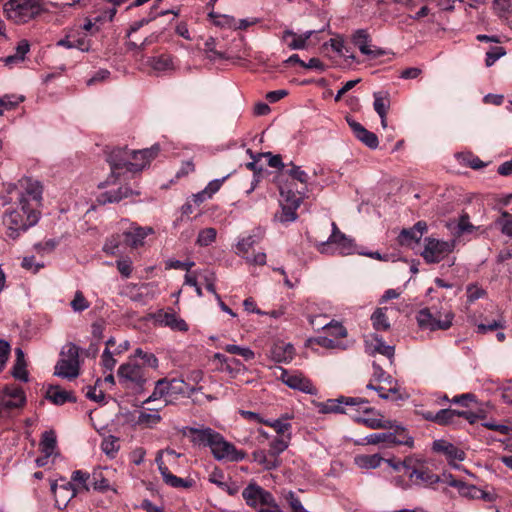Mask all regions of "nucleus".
<instances>
[{
  "instance_id": "8fccbe9b",
  "label": "nucleus",
  "mask_w": 512,
  "mask_h": 512,
  "mask_svg": "<svg viewBox=\"0 0 512 512\" xmlns=\"http://www.w3.org/2000/svg\"><path fill=\"white\" fill-rule=\"evenodd\" d=\"M222 371L229 373L232 377L243 373L246 369L240 360L236 358H229L225 366L221 367Z\"/></svg>"
},
{
  "instance_id": "393cba45",
  "label": "nucleus",
  "mask_w": 512,
  "mask_h": 512,
  "mask_svg": "<svg viewBox=\"0 0 512 512\" xmlns=\"http://www.w3.org/2000/svg\"><path fill=\"white\" fill-rule=\"evenodd\" d=\"M151 233H153V229L151 227L131 228L130 230L124 232L125 244L132 248L142 246L144 243V239Z\"/></svg>"
},
{
  "instance_id": "aec40b11",
  "label": "nucleus",
  "mask_w": 512,
  "mask_h": 512,
  "mask_svg": "<svg viewBox=\"0 0 512 512\" xmlns=\"http://www.w3.org/2000/svg\"><path fill=\"white\" fill-rule=\"evenodd\" d=\"M432 449L437 453L444 454L450 462L463 461L465 458L464 451L446 440L440 439L434 441Z\"/></svg>"
},
{
  "instance_id": "72a5a7b5",
  "label": "nucleus",
  "mask_w": 512,
  "mask_h": 512,
  "mask_svg": "<svg viewBox=\"0 0 512 512\" xmlns=\"http://www.w3.org/2000/svg\"><path fill=\"white\" fill-rule=\"evenodd\" d=\"M57 446L56 434L54 431H45L40 441V449L46 457L52 456Z\"/></svg>"
},
{
  "instance_id": "ddd939ff",
  "label": "nucleus",
  "mask_w": 512,
  "mask_h": 512,
  "mask_svg": "<svg viewBox=\"0 0 512 512\" xmlns=\"http://www.w3.org/2000/svg\"><path fill=\"white\" fill-rule=\"evenodd\" d=\"M26 403V396L21 387L7 385L0 389V407L2 409L21 408Z\"/></svg>"
},
{
  "instance_id": "1a4fd4ad",
  "label": "nucleus",
  "mask_w": 512,
  "mask_h": 512,
  "mask_svg": "<svg viewBox=\"0 0 512 512\" xmlns=\"http://www.w3.org/2000/svg\"><path fill=\"white\" fill-rule=\"evenodd\" d=\"M455 248V241L439 240L432 237L424 239V249L421 256L428 264L439 263L446 256L453 252Z\"/></svg>"
},
{
  "instance_id": "4d7b16f0",
  "label": "nucleus",
  "mask_w": 512,
  "mask_h": 512,
  "mask_svg": "<svg viewBox=\"0 0 512 512\" xmlns=\"http://www.w3.org/2000/svg\"><path fill=\"white\" fill-rule=\"evenodd\" d=\"M263 424L272 427L276 431V433L280 436H286L287 435L286 432H288L291 428L290 423L284 422L281 419H277V420H273V421L266 420V421H263Z\"/></svg>"
},
{
  "instance_id": "79ce46f5",
  "label": "nucleus",
  "mask_w": 512,
  "mask_h": 512,
  "mask_svg": "<svg viewBox=\"0 0 512 512\" xmlns=\"http://www.w3.org/2000/svg\"><path fill=\"white\" fill-rule=\"evenodd\" d=\"M217 236V231L215 228L208 227L199 231L196 244L200 247H206L211 245Z\"/></svg>"
},
{
  "instance_id": "f03ea898",
  "label": "nucleus",
  "mask_w": 512,
  "mask_h": 512,
  "mask_svg": "<svg viewBox=\"0 0 512 512\" xmlns=\"http://www.w3.org/2000/svg\"><path fill=\"white\" fill-rule=\"evenodd\" d=\"M159 150L160 147L157 144L142 150H129L126 147L113 149L108 156L111 175L105 182L100 183L99 187L115 184L121 169L133 173L143 170L157 156Z\"/></svg>"
},
{
  "instance_id": "dca6fc26",
  "label": "nucleus",
  "mask_w": 512,
  "mask_h": 512,
  "mask_svg": "<svg viewBox=\"0 0 512 512\" xmlns=\"http://www.w3.org/2000/svg\"><path fill=\"white\" fill-rule=\"evenodd\" d=\"M367 444H385L386 446L391 445H406L412 446L413 439L409 436L404 435L402 438H399L397 434L392 432H381V433H372L365 437Z\"/></svg>"
},
{
  "instance_id": "052dcab7",
  "label": "nucleus",
  "mask_w": 512,
  "mask_h": 512,
  "mask_svg": "<svg viewBox=\"0 0 512 512\" xmlns=\"http://www.w3.org/2000/svg\"><path fill=\"white\" fill-rule=\"evenodd\" d=\"M506 54V50L501 46L491 48L486 53L485 64L487 67H491L498 59Z\"/></svg>"
},
{
  "instance_id": "bb28decb",
  "label": "nucleus",
  "mask_w": 512,
  "mask_h": 512,
  "mask_svg": "<svg viewBox=\"0 0 512 512\" xmlns=\"http://www.w3.org/2000/svg\"><path fill=\"white\" fill-rule=\"evenodd\" d=\"M46 398L55 405H63L66 402H76V397L72 392L64 390L57 385L48 387Z\"/></svg>"
},
{
  "instance_id": "680f3d73",
  "label": "nucleus",
  "mask_w": 512,
  "mask_h": 512,
  "mask_svg": "<svg viewBox=\"0 0 512 512\" xmlns=\"http://www.w3.org/2000/svg\"><path fill=\"white\" fill-rule=\"evenodd\" d=\"M465 488L467 489V493L473 498H482L489 502H492L496 499V495L494 493L483 491L475 486L471 485L466 486Z\"/></svg>"
},
{
  "instance_id": "b1692460",
  "label": "nucleus",
  "mask_w": 512,
  "mask_h": 512,
  "mask_svg": "<svg viewBox=\"0 0 512 512\" xmlns=\"http://www.w3.org/2000/svg\"><path fill=\"white\" fill-rule=\"evenodd\" d=\"M364 412L368 415L364 417H358L356 418V421L371 429H387L393 426L390 420L384 419L383 416H381L379 413H374L369 408H365Z\"/></svg>"
},
{
  "instance_id": "20e7f679",
  "label": "nucleus",
  "mask_w": 512,
  "mask_h": 512,
  "mask_svg": "<svg viewBox=\"0 0 512 512\" xmlns=\"http://www.w3.org/2000/svg\"><path fill=\"white\" fill-rule=\"evenodd\" d=\"M15 205V207L8 208L3 215V224L7 228L6 234L11 239H16L21 232L34 226L40 215V212L26 209L22 205Z\"/></svg>"
},
{
  "instance_id": "f704fd0d",
  "label": "nucleus",
  "mask_w": 512,
  "mask_h": 512,
  "mask_svg": "<svg viewBox=\"0 0 512 512\" xmlns=\"http://www.w3.org/2000/svg\"><path fill=\"white\" fill-rule=\"evenodd\" d=\"M354 461L361 469H375L380 466L383 458L379 454L358 455L355 457Z\"/></svg>"
},
{
  "instance_id": "423d86ee",
  "label": "nucleus",
  "mask_w": 512,
  "mask_h": 512,
  "mask_svg": "<svg viewBox=\"0 0 512 512\" xmlns=\"http://www.w3.org/2000/svg\"><path fill=\"white\" fill-rule=\"evenodd\" d=\"M6 18L15 24H24L42 12L39 0H8L3 5Z\"/></svg>"
},
{
  "instance_id": "c03bdc74",
  "label": "nucleus",
  "mask_w": 512,
  "mask_h": 512,
  "mask_svg": "<svg viewBox=\"0 0 512 512\" xmlns=\"http://www.w3.org/2000/svg\"><path fill=\"white\" fill-rule=\"evenodd\" d=\"M458 410L441 409L435 413L436 423L439 425L453 424L458 419Z\"/></svg>"
},
{
  "instance_id": "37998d69",
  "label": "nucleus",
  "mask_w": 512,
  "mask_h": 512,
  "mask_svg": "<svg viewBox=\"0 0 512 512\" xmlns=\"http://www.w3.org/2000/svg\"><path fill=\"white\" fill-rule=\"evenodd\" d=\"M291 38V41L288 42V47L292 50H301L305 49L307 46V43L304 42V40L295 32L292 30H285L282 35L283 41H288V39Z\"/></svg>"
},
{
  "instance_id": "2f4dec72",
  "label": "nucleus",
  "mask_w": 512,
  "mask_h": 512,
  "mask_svg": "<svg viewBox=\"0 0 512 512\" xmlns=\"http://www.w3.org/2000/svg\"><path fill=\"white\" fill-rule=\"evenodd\" d=\"M12 375L15 379L21 380L23 382H27L29 380V375L26 370L24 352L20 348L16 349V360L13 365Z\"/></svg>"
},
{
  "instance_id": "4c0bfd02",
  "label": "nucleus",
  "mask_w": 512,
  "mask_h": 512,
  "mask_svg": "<svg viewBox=\"0 0 512 512\" xmlns=\"http://www.w3.org/2000/svg\"><path fill=\"white\" fill-rule=\"evenodd\" d=\"M123 243H125L124 233L112 235L106 240L103 251L108 255H117Z\"/></svg>"
},
{
  "instance_id": "4be33fe9",
  "label": "nucleus",
  "mask_w": 512,
  "mask_h": 512,
  "mask_svg": "<svg viewBox=\"0 0 512 512\" xmlns=\"http://www.w3.org/2000/svg\"><path fill=\"white\" fill-rule=\"evenodd\" d=\"M157 322L164 327H169L174 331L186 332L188 325L184 319L180 318L174 312H160L157 315Z\"/></svg>"
},
{
  "instance_id": "69168bd1",
  "label": "nucleus",
  "mask_w": 512,
  "mask_h": 512,
  "mask_svg": "<svg viewBox=\"0 0 512 512\" xmlns=\"http://www.w3.org/2000/svg\"><path fill=\"white\" fill-rule=\"evenodd\" d=\"M117 269L119 273L125 277L129 278L132 273V261L129 258H123L116 262Z\"/></svg>"
},
{
  "instance_id": "774afa93",
  "label": "nucleus",
  "mask_w": 512,
  "mask_h": 512,
  "mask_svg": "<svg viewBox=\"0 0 512 512\" xmlns=\"http://www.w3.org/2000/svg\"><path fill=\"white\" fill-rule=\"evenodd\" d=\"M287 500L292 512H308L302 505L300 499L295 495V493L290 492L288 494Z\"/></svg>"
},
{
  "instance_id": "473e14b6",
  "label": "nucleus",
  "mask_w": 512,
  "mask_h": 512,
  "mask_svg": "<svg viewBox=\"0 0 512 512\" xmlns=\"http://www.w3.org/2000/svg\"><path fill=\"white\" fill-rule=\"evenodd\" d=\"M163 481L168 486L173 488H183L188 489L193 486L194 481L190 478H180L170 472L169 469H164L163 474H161Z\"/></svg>"
},
{
  "instance_id": "f257e3e1",
  "label": "nucleus",
  "mask_w": 512,
  "mask_h": 512,
  "mask_svg": "<svg viewBox=\"0 0 512 512\" xmlns=\"http://www.w3.org/2000/svg\"><path fill=\"white\" fill-rule=\"evenodd\" d=\"M181 433L183 436L189 437L194 445L209 447L217 461L239 462L246 457L245 451L237 449L222 434L210 427L185 426L181 429Z\"/></svg>"
},
{
  "instance_id": "6e6d98bb",
  "label": "nucleus",
  "mask_w": 512,
  "mask_h": 512,
  "mask_svg": "<svg viewBox=\"0 0 512 512\" xmlns=\"http://www.w3.org/2000/svg\"><path fill=\"white\" fill-rule=\"evenodd\" d=\"M151 65L156 71H165L173 66L172 59L169 56L161 55L152 59Z\"/></svg>"
},
{
  "instance_id": "338daca9",
  "label": "nucleus",
  "mask_w": 512,
  "mask_h": 512,
  "mask_svg": "<svg viewBox=\"0 0 512 512\" xmlns=\"http://www.w3.org/2000/svg\"><path fill=\"white\" fill-rule=\"evenodd\" d=\"M101 363L103 368L108 371H112L117 363L116 359L113 357V354L108 348L103 351Z\"/></svg>"
},
{
  "instance_id": "e2e57ef3",
  "label": "nucleus",
  "mask_w": 512,
  "mask_h": 512,
  "mask_svg": "<svg viewBox=\"0 0 512 512\" xmlns=\"http://www.w3.org/2000/svg\"><path fill=\"white\" fill-rule=\"evenodd\" d=\"M90 479V475L87 472H84L82 470H75L72 473L71 480L74 483H77L82 489L88 491V480Z\"/></svg>"
},
{
  "instance_id": "13d9d810",
  "label": "nucleus",
  "mask_w": 512,
  "mask_h": 512,
  "mask_svg": "<svg viewBox=\"0 0 512 512\" xmlns=\"http://www.w3.org/2000/svg\"><path fill=\"white\" fill-rule=\"evenodd\" d=\"M366 387H367V389L376 391L378 393V396L385 400L389 399L391 394L395 395V394H398V392H399V389L396 387V385L390 386L388 389H386L383 386H379V385L376 386V385L369 383Z\"/></svg>"
},
{
  "instance_id": "c85d7f7f",
  "label": "nucleus",
  "mask_w": 512,
  "mask_h": 512,
  "mask_svg": "<svg viewBox=\"0 0 512 512\" xmlns=\"http://www.w3.org/2000/svg\"><path fill=\"white\" fill-rule=\"evenodd\" d=\"M295 354V349L290 343H276L271 350L272 358L279 363L290 362Z\"/></svg>"
},
{
  "instance_id": "a18cd8bd",
  "label": "nucleus",
  "mask_w": 512,
  "mask_h": 512,
  "mask_svg": "<svg viewBox=\"0 0 512 512\" xmlns=\"http://www.w3.org/2000/svg\"><path fill=\"white\" fill-rule=\"evenodd\" d=\"M222 348L230 354L241 356L246 361H250L255 357L254 351H252L249 347H242L235 344H227Z\"/></svg>"
},
{
  "instance_id": "09e8293b",
  "label": "nucleus",
  "mask_w": 512,
  "mask_h": 512,
  "mask_svg": "<svg viewBox=\"0 0 512 512\" xmlns=\"http://www.w3.org/2000/svg\"><path fill=\"white\" fill-rule=\"evenodd\" d=\"M167 396H169V393L166 385V379H160L156 382L152 394L144 401V403H149Z\"/></svg>"
},
{
  "instance_id": "9b49d317",
  "label": "nucleus",
  "mask_w": 512,
  "mask_h": 512,
  "mask_svg": "<svg viewBox=\"0 0 512 512\" xmlns=\"http://www.w3.org/2000/svg\"><path fill=\"white\" fill-rule=\"evenodd\" d=\"M368 403V400L361 397H346L340 396L335 399H328L324 402H318L315 404L318 412L321 414H345L347 413V408L353 407H361Z\"/></svg>"
},
{
  "instance_id": "c9c22d12",
  "label": "nucleus",
  "mask_w": 512,
  "mask_h": 512,
  "mask_svg": "<svg viewBox=\"0 0 512 512\" xmlns=\"http://www.w3.org/2000/svg\"><path fill=\"white\" fill-rule=\"evenodd\" d=\"M290 439V433H287L286 436L275 437L269 444V451L273 453L277 459H281L280 454L289 447Z\"/></svg>"
},
{
  "instance_id": "6ab92c4d",
  "label": "nucleus",
  "mask_w": 512,
  "mask_h": 512,
  "mask_svg": "<svg viewBox=\"0 0 512 512\" xmlns=\"http://www.w3.org/2000/svg\"><path fill=\"white\" fill-rule=\"evenodd\" d=\"M347 122L359 141L371 149L378 147L379 141L375 133L368 131L363 125L353 119L347 118Z\"/></svg>"
},
{
  "instance_id": "ea45409f",
  "label": "nucleus",
  "mask_w": 512,
  "mask_h": 512,
  "mask_svg": "<svg viewBox=\"0 0 512 512\" xmlns=\"http://www.w3.org/2000/svg\"><path fill=\"white\" fill-rule=\"evenodd\" d=\"M332 244L337 246L339 253L342 255H350L356 251L353 239L347 237L345 234L340 235Z\"/></svg>"
},
{
  "instance_id": "0eeeda50",
  "label": "nucleus",
  "mask_w": 512,
  "mask_h": 512,
  "mask_svg": "<svg viewBox=\"0 0 512 512\" xmlns=\"http://www.w3.org/2000/svg\"><path fill=\"white\" fill-rule=\"evenodd\" d=\"M420 328L430 331L447 330L452 326L454 314L449 309L443 311L436 307H426L421 309L416 316Z\"/></svg>"
},
{
  "instance_id": "f8f14e48",
  "label": "nucleus",
  "mask_w": 512,
  "mask_h": 512,
  "mask_svg": "<svg viewBox=\"0 0 512 512\" xmlns=\"http://www.w3.org/2000/svg\"><path fill=\"white\" fill-rule=\"evenodd\" d=\"M117 375L120 383L122 384L130 383L135 386L142 387L146 382L143 367L131 361L120 365Z\"/></svg>"
},
{
  "instance_id": "5fc2aeb1",
  "label": "nucleus",
  "mask_w": 512,
  "mask_h": 512,
  "mask_svg": "<svg viewBox=\"0 0 512 512\" xmlns=\"http://www.w3.org/2000/svg\"><path fill=\"white\" fill-rule=\"evenodd\" d=\"M496 223L500 226L501 232L504 235L512 237V214L507 211L502 212L501 218Z\"/></svg>"
},
{
  "instance_id": "3c124183",
  "label": "nucleus",
  "mask_w": 512,
  "mask_h": 512,
  "mask_svg": "<svg viewBox=\"0 0 512 512\" xmlns=\"http://www.w3.org/2000/svg\"><path fill=\"white\" fill-rule=\"evenodd\" d=\"M280 204H281L282 210H281V213L278 215L279 221L282 223H288V222L295 221L297 218L296 211L299 207L287 205L284 203H280Z\"/></svg>"
},
{
  "instance_id": "9d476101",
  "label": "nucleus",
  "mask_w": 512,
  "mask_h": 512,
  "mask_svg": "<svg viewBox=\"0 0 512 512\" xmlns=\"http://www.w3.org/2000/svg\"><path fill=\"white\" fill-rule=\"evenodd\" d=\"M402 466L405 468L406 475L417 485L432 486L439 482V476L434 474L428 467L423 464H414L411 459H405L398 465H394L396 470Z\"/></svg>"
},
{
  "instance_id": "6e6552de",
  "label": "nucleus",
  "mask_w": 512,
  "mask_h": 512,
  "mask_svg": "<svg viewBox=\"0 0 512 512\" xmlns=\"http://www.w3.org/2000/svg\"><path fill=\"white\" fill-rule=\"evenodd\" d=\"M60 356L54 374L69 380L78 377L80 371L79 348L73 343H68L63 347Z\"/></svg>"
},
{
  "instance_id": "e433bc0d",
  "label": "nucleus",
  "mask_w": 512,
  "mask_h": 512,
  "mask_svg": "<svg viewBox=\"0 0 512 512\" xmlns=\"http://www.w3.org/2000/svg\"><path fill=\"white\" fill-rule=\"evenodd\" d=\"M374 103L373 107L379 117H383V114H387L390 101L388 92H374Z\"/></svg>"
},
{
  "instance_id": "f3484780",
  "label": "nucleus",
  "mask_w": 512,
  "mask_h": 512,
  "mask_svg": "<svg viewBox=\"0 0 512 512\" xmlns=\"http://www.w3.org/2000/svg\"><path fill=\"white\" fill-rule=\"evenodd\" d=\"M283 382L290 388L299 390L301 392L314 395L317 393V389L312 382L299 374H289L286 371L282 374Z\"/></svg>"
},
{
  "instance_id": "a211bd4d",
  "label": "nucleus",
  "mask_w": 512,
  "mask_h": 512,
  "mask_svg": "<svg viewBox=\"0 0 512 512\" xmlns=\"http://www.w3.org/2000/svg\"><path fill=\"white\" fill-rule=\"evenodd\" d=\"M426 231V222L418 221L413 227L409 229H403L400 232L398 236V242L402 246H411L413 243H418Z\"/></svg>"
},
{
  "instance_id": "a19ab883",
  "label": "nucleus",
  "mask_w": 512,
  "mask_h": 512,
  "mask_svg": "<svg viewBox=\"0 0 512 512\" xmlns=\"http://www.w3.org/2000/svg\"><path fill=\"white\" fill-rule=\"evenodd\" d=\"M373 327L377 331H386L390 328V323L385 314V311L378 308L371 316Z\"/></svg>"
},
{
  "instance_id": "4468645a",
  "label": "nucleus",
  "mask_w": 512,
  "mask_h": 512,
  "mask_svg": "<svg viewBox=\"0 0 512 512\" xmlns=\"http://www.w3.org/2000/svg\"><path fill=\"white\" fill-rule=\"evenodd\" d=\"M63 482L58 484L57 481L51 482L50 490L55 498L58 508H65L67 504L77 495L78 489L72 482H68L65 478H60Z\"/></svg>"
},
{
  "instance_id": "bf43d9fd",
  "label": "nucleus",
  "mask_w": 512,
  "mask_h": 512,
  "mask_svg": "<svg viewBox=\"0 0 512 512\" xmlns=\"http://www.w3.org/2000/svg\"><path fill=\"white\" fill-rule=\"evenodd\" d=\"M70 304L75 312H82L89 308V302L86 300L81 291H76Z\"/></svg>"
},
{
  "instance_id": "603ef678",
  "label": "nucleus",
  "mask_w": 512,
  "mask_h": 512,
  "mask_svg": "<svg viewBox=\"0 0 512 512\" xmlns=\"http://www.w3.org/2000/svg\"><path fill=\"white\" fill-rule=\"evenodd\" d=\"M92 486L95 490L105 492L109 490V481L103 476L102 471H94L92 474Z\"/></svg>"
},
{
  "instance_id": "49530a36",
  "label": "nucleus",
  "mask_w": 512,
  "mask_h": 512,
  "mask_svg": "<svg viewBox=\"0 0 512 512\" xmlns=\"http://www.w3.org/2000/svg\"><path fill=\"white\" fill-rule=\"evenodd\" d=\"M373 352H377L379 354H382L389 359H392L394 357L395 353V347L391 345H387L382 338L378 337L377 335L373 336Z\"/></svg>"
},
{
  "instance_id": "a878e982",
  "label": "nucleus",
  "mask_w": 512,
  "mask_h": 512,
  "mask_svg": "<svg viewBox=\"0 0 512 512\" xmlns=\"http://www.w3.org/2000/svg\"><path fill=\"white\" fill-rule=\"evenodd\" d=\"M209 482L217 485L221 490L225 491L231 496L236 495L239 492V486L235 482L225 481V476L222 470L215 468L208 478Z\"/></svg>"
},
{
  "instance_id": "412c9836",
  "label": "nucleus",
  "mask_w": 512,
  "mask_h": 512,
  "mask_svg": "<svg viewBox=\"0 0 512 512\" xmlns=\"http://www.w3.org/2000/svg\"><path fill=\"white\" fill-rule=\"evenodd\" d=\"M252 459L260 465L264 470H275L281 466L282 460L277 459L273 453L264 449L255 450L252 453Z\"/></svg>"
},
{
  "instance_id": "58836bf2",
  "label": "nucleus",
  "mask_w": 512,
  "mask_h": 512,
  "mask_svg": "<svg viewBox=\"0 0 512 512\" xmlns=\"http://www.w3.org/2000/svg\"><path fill=\"white\" fill-rule=\"evenodd\" d=\"M119 448V439L113 435L105 437L101 443V450L109 458H114Z\"/></svg>"
},
{
  "instance_id": "0e129e2a",
  "label": "nucleus",
  "mask_w": 512,
  "mask_h": 512,
  "mask_svg": "<svg viewBox=\"0 0 512 512\" xmlns=\"http://www.w3.org/2000/svg\"><path fill=\"white\" fill-rule=\"evenodd\" d=\"M161 421V416L157 413L141 412L138 416L139 424H146L148 426L155 425Z\"/></svg>"
},
{
  "instance_id": "c756f323",
  "label": "nucleus",
  "mask_w": 512,
  "mask_h": 512,
  "mask_svg": "<svg viewBox=\"0 0 512 512\" xmlns=\"http://www.w3.org/2000/svg\"><path fill=\"white\" fill-rule=\"evenodd\" d=\"M166 385L169 397L175 395L190 396L196 391V388L194 386L187 384L182 379H172L170 381L166 380Z\"/></svg>"
},
{
  "instance_id": "de8ad7c7",
  "label": "nucleus",
  "mask_w": 512,
  "mask_h": 512,
  "mask_svg": "<svg viewBox=\"0 0 512 512\" xmlns=\"http://www.w3.org/2000/svg\"><path fill=\"white\" fill-rule=\"evenodd\" d=\"M258 239L254 235H248L240 239L236 245L237 254L245 258L248 251L257 244Z\"/></svg>"
},
{
  "instance_id": "cd10ccee",
  "label": "nucleus",
  "mask_w": 512,
  "mask_h": 512,
  "mask_svg": "<svg viewBox=\"0 0 512 512\" xmlns=\"http://www.w3.org/2000/svg\"><path fill=\"white\" fill-rule=\"evenodd\" d=\"M320 319V316H309V323L315 330L326 329L332 336L336 338H343L347 335L346 328L339 322L330 321L324 325H317L315 322Z\"/></svg>"
},
{
  "instance_id": "2eb2a0df",
  "label": "nucleus",
  "mask_w": 512,
  "mask_h": 512,
  "mask_svg": "<svg viewBox=\"0 0 512 512\" xmlns=\"http://www.w3.org/2000/svg\"><path fill=\"white\" fill-rule=\"evenodd\" d=\"M352 42L358 47L362 54L372 58H378L385 53L381 48L373 47L371 45L370 35L365 29L356 30L352 36Z\"/></svg>"
},
{
  "instance_id": "864d4df0",
  "label": "nucleus",
  "mask_w": 512,
  "mask_h": 512,
  "mask_svg": "<svg viewBox=\"0 0 512 512\" xmlns=\"http://www.w3.org/2000/svg\"><path fill=\"white\" fill-rule=\"evenodd\" d=\"M291 168L287 170V174L294 180L299 181L303 185H307L309 181L308 174L302 170L300 166H297L293 163L290 164Z\"/></svg>"
},
{
  "instance_id": "7c9ffc66",
  "label": "nucleus",
  "mask_w": 512,
  "mask_h": 512,
  "mask_svg": "<svg viewBox=\"0 0 512 512\" xmlns=\"http://www.w3.org/2000/svg\"><path fill=\"white\" fill-rule=\"evenodd\" d=\"M304 193V191L294 192L288 185H282L280 186V203L299 207Z\"/></svg>"
},
{
  "instance_id": "7ed1b4c3",
  "label": "nucleus",
  "mask_w": 512,
  "mask_h": 512,
  "mask_svg": "<svg viewBox=\"0 0 512 512\" xmlns=\"http://www.w3.org/2000/svg\"><path fill=\"white\" fill-rule=\"evenodd\" d=\"M242 498L254 512H284L275 496L254 480L242 490Z\"/></svg>"
},
{
  "instance_id": "5701e85b",
  "label": "nucleus",
  "mask_w": 512,
  "mask_h": 512,
  "mask_svg": "<svg viewBox=\"0 0 512 512\" xmlns=\"http://www.w3.org/2000/svg\"><path fill=\"white\" fill-rule=\"evenodd\" d=\"M133 194L138 195L139 193L134 192L127 186H121L117 189L108 190L99 194L97 201L100 204L115 203L121 201L122 199L128 198Z\"/></svg>"
},
{
  "instance_id": "39448f33",
  "label": "nucleus",
  "mask_w": 512,
  "mask_h": 512,
  "mask_svg": "<svg viewBox=\"0 0 512 512\" xmlns=\"http://www.w3.org/2000/svg\"><path fill=\"white\" fill-rule=\"evenodd\" d=\"M14 191L16 194L15 204L22 205L34 212H39L43 193L40 181L31 177H22L15 184Z\"/></svg>"
}]
</instances>
